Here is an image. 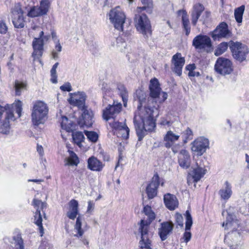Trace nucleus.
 Returning a JSON list of instances; mask_svg holds the SVG:
<instances>
[{"mask_svg": "<svg viewBox=\"0 0 249 249\" xmlns=\"http://www.w3.org/2000/svg\"><path fill=\"white\" fill-rule=\"evenodd\" d=\"M145 101V98L139 99L140 105L138 106V115H135L133 120L139 141L142 140L147 131H153L156 127L153 116V107H150L148 106H145L144 110L141 111L143 103Z\"/></svg>", "mask_w": 249, "mask_h": 249, "instance_id": "nucleus-1", "label": "nucleus"}, {"mask_svg": "<svg viewBox=\"0 0 249 249\" xmlns=\"http://www.w3.org/2000/svg\"><path fill=\"white\" fill-rule=\"evenodd\" d=\"M239 225V221L236 216L232 214L228 213L226 222H223V226H225V229H231L232 231L226 235L224 242L231 247L237 245V243L241 239V234L239 231L237 230Z\"/></svg>", "mask_w": 249, "mask_h": 249, "instance_id": "nucleus-2", "label": "nucleus"}, {"mask_svg": "<svg viewBox=\"0 0 249 249\" xmlns=\"http://www.w3.org/2000/svg\"><path fill=\"white\" fill-rule=\"evenodd\" d=\"M49 109L47 105L43 102H36L33 107L32 120L33 124L38 125L44 123L47 119Z\"/></svg>", "mask_w": 249, "mask_h": 249, "instance_id": "nucleus-3", "label": "nucleus"}, {"mask_svg": "<svg viewBox=\"0 0 249 249\" xmlns=\"http://www.w3.org/2000/svg\"><path fill=\"white\" fill-rule=\"evenodd\" d=\"M134 21L137 31L142 34L145 38H148L151 36L150 21L145 14L136 15Z\"/></svg>", "mask_w": 249, "mask_h": 249, "instance_id": "nucleus-4", "label": "nucleus"}, {"mask_svg": "<svg viewBox=\"0 0 249 249\" xmlns=\"http://www.w3.org/2000/svg\"><path fill=\"white\" fill-rule=\"evenodd\" d=\"M230 48L233 58L240 62L247 61L249 53V48L245 44L239 42H230Z\"/></svg>", "mask_w": 249, "mask_h": 249, "instance_id": "nucleus-5", "label": "nucleus"}, {"mask_svg": "<svg viewBox=\"0 0 249 249\" xmlns=\"http://www.w3.org/2000/svg\"><path fill=\"white\" fill-rule=\"evenodd\" d=\"M193 46L200 52H211L213 48L211 38L207 36L199 35L193 40Z\"/></svg>", "mask_w": 249, "mask_h": 249, "instance_id": "nucleus-6", "label": "nucleus"}, {"mask_svg": "<svg viewBox=\"0 0 249 249\" xmlns=\"http://www.w3.org/2000/svg\"><path fill=\"white\" fill-rule=\"evenodd\" d=\"M109 18L115 29L119 31H123V25L125 21V16L119 6L115 7L110 11Z\"/></svg>", "mask_w": 249, "mask_h": 249, "instance_id": "nucleus-7", "label": "nucleus"}, {"mask_svg": "<svg viewBox=\"0 0 249 249\" xmlns=\"http://www.w3.org/2000/svg\"><path fill=\"white\" fill-rule=\"evenodd\" d=\"M50 38L49 35L44 36V32L40 31L38 37H35L33 41L34 52L32 56L34 59H39L43 54L44 42H47Z\"/></svg>", "mask_w": 249, "mask_h": 249, "instance_id": "nucleus-8", "label": "nucleus"}, {"mask_svg": "<svg viewBox=\"0 0 249 249\" xmlns=\"http://www.w3.org/2000/svg\"><path fill=\"white\" fill-rule=\"evenodd\" d=\"M232 62L228 59L220 57L217 58L214 65L215 71L222 75L230 74L233 71Z\"/></svg>", "mask_w": 249, "mask_h": 249, "instance_id": "nucleus-9", "label": "nucleus"}, {"mask_svg": "<svg viewBox=\"0 0 249 249\" xmlns=\"http://www.w3.org/2000/svg\"><path fill=\"white\" fill-rule=\"evenodd\" d=\"M147 220H141L139 231L141 233V240L139 242V247L141 249H150L151 241L149 239L148 231L149 225Z\"/></svg>", "mask_w": 249, "mask_h": 249, "instance_id": "nucleus-10", "label": "nucleus"}, {"mask_svg": "<svg viewBox=\"0 0 249 249\" xmlns=\"http://www.w3.org/2000/svg\"><path fill=\"white\" fill-rule=\"evenodd\" d=\"M33 205L36 209V211L34 216L35 223L38 227L40 236H42L44 234V229L42 226V218L39 208H40V209L43 210L44 208L46 207V203L42 202L40 200L34 199Z\"/></svg>", "mask_w": 249, "mask_h": 249, "instance_id": "nucleus-11", "label": "nucleus"}, {"mask_svg": "<svg viewBox=\"0 0 249 249\" xmlns=\"http://www.w3.org/2000/svg\"><path fill=\"white\" fill-rule=\"evenodd\" d=\"M12 21L15 27L22 28L24 26L23 12L19 4H16L11 10Z\"/></svg>", "mask_w": 249, "mask_h": 249, "instance_id": "nucleus-12", "label": "nucleus"}, {"mask_svg": "<svg viewBox=\"0 0 249 249\" xmlns=\"http://www.w3.org/2000/svg\"><path fill=\"white\" fill-rule=\"evenodd\" d=\"M81 116L78 121L79 125L82 127H89L92 126L93 123V114L90 109L86 107L82 109Z\"/></svg>", "mask_w": 249, "mask_h": 249, "instance_id": "nucleus-13", "label": "nucleus"}, {"mask_svg": "<svg viewBox=\"0 0 249 249\" xmlns=\"http://www.w3.org/2000/svg\"><path fill=\"white\" fill-rule=\"evenodd\" d=\"M49 2L48 0H42L39 7L34 6L28 13V16L32 18L42 16L47 14L49 11Z\"/></svg>", "mask_w": 249, "mask_h": 249, "instance_id": "nucleus-14", "label": "nucleus"}, {"mask_svg": "<svg viewBox=\"0 0 249 249\" xmlns=\"http://www.w3.org/2000/svg\"><path fill=\"white\" fill-rule=\"evenodd\" d=\"M71 96L68 99V101L71 105L77 106L80 109H82L86 107L85 101L86 100V95L84 92H78L70 94Z\"/></svg>", "mask_w": 249, "mask_h": 249, "instance_id": "nucleus-15", "label": "nucleus"}, {"mask_svg": "<svg viewBox=\"0 0 249 249\" xmlns=\"http://www.w3.org/2000/svg\"><path fill=\"white\" fill-rule=\"evenodd\" d=\"M209 141L204 137H200L196 139L192 143V150L201 155L209 147Z\"/></svg>", "mask_w": 249, "mask_h": 249, "instance_id": "nucleus-16", "label": "nucleus"}, {"mask_svg": "<svg viewBox=\"0 0 249 249\" xmlns=\"http://www.w3.org/2000/svg\"><path fill=\"white\" fill-rule=\"evenodd\" d=\"M231 35V33L228 29V25L226 23L223 22L213 31L212 36L214 40H216L220 38L229 37Z\"/></svg>", "mask_w": 249, "mask_h": 249, "instance_id": "nucleus-17", "label": "nucleus"}, {"mask_svg": "<svg viewBox=\"0 0 249 249\" xmlns=\"http://www.w3.org/2000/svg\"><path fill=\"white\" fill-rule=\"evenodd\" d=\"M122 108L121 104L109 105L103 110V117L106 121L114 118L120 112Z\"/></svg>", "mask_w": 249, "mask_h": 249, "instance_id": "nucleus-18", "label": "nucleus"}, {"mask_svg": "<svg viewBox=\"0 0 249 249\" xmlns=\"http://www.w3.org/2000/svg\"><path fill=\"white\" fill-rule=\"evenodd\" d=\"M185 59L181 56L180 53H177L174 55L172 59V63L174 65L173 71L178 76L182 74V69L185 64Z\"/></svg>", "mask_w": 249, "mask_h": 249, "instance_id": "nucleus-19", "label": "nucleus"}, {"mask_svg": "<svg viewBox=\"0 0 249 249\" xmlns=\"http://www.w3.org/2000/svg\"><path fill=\"white\" fill-rule=\"evenodd\" d=\"M174 224L172 221L164 222L159 229V235L162 241L165 240L172 233Z\"/></svg>", "mask_w": 249, "mask_h": 249, "instance_id": "nucleus-20", "label": "nucleus"}, {"mask_svg": "<svg viewBox=\"0 0 249 249\" xmlns=\"http://www.w3.org/2000/svg\"><path fill=\"white\" fill-rule=\"evenodd\" d=\"M159 184V176H154L151 182L148 184L146 189V194L149 199H152L156 196L157 189Z\"/></svg>", "mask_w": 249, "mask_h": 249, "instance_id": "nucleus-21", "label": "nucleus"}, {"mask_svg": "<svg viewBox=\"0 0 249 249\" xmlns=\"http://www.w3.org/2000/svg\"><path fill=\"white\" fill-rule=\"evenodd\" d=\"M185 232L183 234V239L184 242L187 243L191 239L192 234L189 231L190 230L193 224V219L191 214L189 210H187L185 212Z\"/></svg>", "mask_w": 249, "mask_h": 249, "instance_id": "nucleus-22", "label": "nucleus"}, {"mask_svg": "<svg viewBox=\"0 0 249 249\" xmlns=\"http://www.w3.org/2000/svg\"><path fill=\"white\" fill-rule=\"evenodd\" d=\"M190 161L189 152L185 149L181 150L178 156V162L179 165L183 168L187 169L190 165Z\"/></svg>", "mask_w": 249, "mask_h": 249, "instance_id": "nucleus-23", "label": "nucleus"}, {"mask_svg": "<svg viewBox=\"0 0 249 249\" xmlns=\"http://www.w3.org/2000/svg\"><path fill=\"white\" fill-rule=\"evenodd\" d=\"M14 121L15 120L14 114L12 112L7 111L5 120L0 123V133L7 134L10 131L9 120Z\"/></svg>", "mask_w": 249, "mask_h": 249, "instance_id": "nucleus-24", "label": "nucleus"}, {"mask_svg": "<svg viewBox=\"0 0 249 249\" xmlns=\"http://www.w3.org/2000/svg\"><path fill=\"white\" fill-rule=\"evenodd\" d=\"M164 202L166 207L170 210H174L178 207V203L176 196L171 194H166L164 196Z\"/></svg>", "mask_w": 249, "mask_h": 249, "instance_id": "nucleus-25", "label": "nucleus"}, {"mask_svg": "<svg viewBox=\"0 0 249 249\" xmlns=\"http://www.w3.org/2000/svg\"><path fill=\"white\" fill-rule=\"evenodd\" d=\"M204 10V7L201 4L197 3L194 5L191 12L192 23L194 26L196 25L198 19Z\"/></svg>", "mask_w": 249, "mask_h": 249, "instance_id": "nucleus-26", "label": "nucleus"}, {"mask_svg": "<svg viewBox=\"0 0 249 249\" xmlns=\"http://www.w3.org/2000/svg\"><path fill=\"white\" fill-rule=\"evenodd\" d=\"M232 193L231 185L228 181H225L218 192L221 198L224 200H228L231 196Z\"/></svg>", "mask_w": 249, "mask_h": 249, "instance_id": "nucleus-27", "label": "nucleus"}, {"mask_svg": "<svg viewBox=\"0 0 249 249\" xmlns=\"http://www.w3.org/2000/svg\"><path fill=\"white\" fill-rule=\"evenodd\" d=\"M179 137V135L174 133L173 131H168L163 138L165 142L164 146L168 148L171 147L174 143L178 140Z\"/></svg>", "mask_w": 249, "mask_h": 249, "instance_id": "nucleus-28", "label": "nucleus"}, {"mask_svg": "<svg viewBox=\"0 0 249 249\" xmlns=\"http://www.w3.org/2000/svg\"><path fill=\"white\" fill-rule=\"evenodd\" d=\"M149 89L150 91V96L154 98L159 97L160 93L161 88L158 80L156 78H154L150 80Z\"/></svg>", "mask_w": 249, "mask_h": 249, "instance_id": "nucleus-29", "label": "nucleus"}, {"mask_svg": "<svg viewBox=\"0 0 249 249\" xmlns=\"http://www.w3.org/2000/svg\"><path fill=\"white\" fill-rule=\"evenodd\" d=\"M78 213V202L75 199H72L69 202V210L67 213V216L71 220L76 217Z\"/></svg>", "mask_w": 249, "mask_h": 249, "instance_id": "nucleus-30", "label": "nucleus"}, {"mask_svg": "<svg viewBox=\"0 0 249 249\" xmlns=\"http://www.w3.org/2000/svg\"><path fill=\"white\" fill-rule=\"evenodd\" d=\"M104 165L94 157L89 158L88 160V167L91 170L100 171Z\"/></svg>", "mask_w": 249, "mask_h": 249, "instance_id": "nucleus-31", "label": "nucleus"}, {"mask_svg": "<svg viewBox=\"0 0 249 249\" xmlns=\"http://www.w3.org/2000/svg\"><path fill=\"white\" fill-rule=\"evenodd\" d=\"M205 170L200 167L194 168L189 174L193 179V181L197 182L205 174Z\"/></svg>", "mask_w": 249, "mask_h": 249, "instance_id": "nucleus-32", "label": "nucleus"}, {"mask_svg": "<svg viewBox=\"0 0 249 249\" xmlns=\"http://www.w3.org/2000/svg\"><path fill=\"white\" fill-rule=\"evenodd\" d=\"M178 12H181L182 15V23L184 29L186 32V35L188 36L190 33L191 28L190 26V21L188 18V15L186 11H179Z\"/></svg>", "mask_w": 249, "mask_h": 249, "instance_id": "nucleus-33", "label": "nucleus"}, {"mask_svg": "<svg viewBox=\"0 0 249 249\" xmlns=\"http://www.w3.org/2000/svg\"><path fill=\"white\" fill-rule=\"evenodd\" d=\"M61 126L63 129L65 130L67 132H70L74 129L73 124L71 121L69 120L68 118L65 116L61 117Z\"/></svg>", "mask_w": 249, "mask_h": 249, "instance_id": "nucleus-34", "label": "nucleus"}, {"mask_svg": "<svg viewBox=\"0 0 249 249\" xmlns=\"http://www.w3.org/2000/svg\"><path fill=\"white\" fill-rule=\"evenodd\" d=\"M82 216L79 215L77 218L75 224L74 225V230L77 231V234L74 235V236L79 238L81 237L84 232L85 230L82 229Z\"/></svg>", "mask_w": 249, "mask_h": 249, "instance_id": "nucleus-35", "label": "nucleus"}, {"mask_svg": "<svg viewBox=\"0 0 249 249\" xmlns=\"http://www.w3.org/2000/svg\"><path fill=\"white\" fill-rule=\"evenodd\" d=\"M245 6L243 5L236 8L234 10V17L236 21L238 23H241L242 21V18L245 11Z\"/></svg>", "mask_w": 249, "mask_h": 249, "instance_id": "nucleus-36", "label": "nucleus"}, {"mask_svg": "<svg viewBox=\"0 0 249 249\" xmlns=\"http://www.w3.org/2000/svg\"><path fill=\"white\" fill-rule=\"evenodd\" d=\"M65 165L66 166L67 165H77V164L79 163V160L78 158L76 156V155L73 153V152H71V154L69 158L68 159H65Z\"/></svg>", "mask_w": 249, "mask_h": 249, "instance_id": "nucleus-37", "label": "nucleus"}, {"mask_svg": "<svg viewBox=\"0 0 249 249\" xmlns=\"http://www.w3.org/2000/svg\"><path fill=\"white\" fill-rule=\"evenodd\" d=\"M27 84L25 82L17 80L15 82V89L17 95H20L22 91L26 89Z\"/></svg>", "mask_w": 249, "mask_h": 249, "instance_id": "nucleus-38", "label": "nucleus"}, {"mask_svg": "<svg viewBox=\"0 0 249 249\" xmlns=\"http://www.w3.org/2000/svg\"><path fill=\"white\" fill-rule=\"evenodd\" d=\"M143 212L148 217L149 223H151L155 219V214L152 210L150 206L148 205L145 206L143 209Z\"/></svg>", "mask_w": 249, "mask_h": 249, "instance_id": "nucleus-39", "label": "nucleus"}, {"mask_svg": "<svg viewBox=\"0 0 249 249\" xmlns=\"http://www.w3.org/2000/svg\"><path fill=\"white\" fill-rule=\"evenodd\" d=\"M228 47V44L226 42H222L220 43L217 47V49L215 50L214 52V54L216 56H219L227 50Z\"/></svg>", "mask_w": 249, "mask_h": 249, "instance_id": "nucleus-40", "label": "nucleus"}, {"mask_svg": "<svg viewBox=\"0 0 249 249\" xmlns=\"http://www.w3.org/2000/svg\"><path fill=\"white\" fill-rule=\"evenodd\" d=\"M72 139L74 143L79 145L84 139V136L81 132H76L73 133Z\"/></svg>", "mask_w": 249, "mask_h": 249, "instance_id": "nucleus-41", "label": "nucleus"}, {"mask_svg": "<svg viewBox=\"0 0 249 249\" xmlns=\"http://www.w3.org/2000/svg\"><path fill=\"white\" fill-rule=\"evenodd\" d=\"M118 136L121 137L123 139L126 140L129 137V129L127 126H124V127L121 129L119 131H118Z\"/></svg>", "mask_w": 249, "mask_h": 249, "instance_id": "nucleus-42", "label": "nucleus"}, {"mask_svg": "<svg viewBox=\"0 0 249 249\" xmlns=\"http://www.w3.org/2000/svg\"><path fill=\"white\" fill-rule=\"evenodd\" d=\"M85 134L88 139L92 142H96L98 138V134L94 131H85Z\"/></svg>", "mask_w": 249, "mask_h": 249, "instance_id": "nucleus-43", "label": "nucleus"}, {"mask_svg": "<svg viewBox=\"0 0 249 249\" xmlns=\"http://www.w3.org/2000/svg\"><path fill=\"white\" fill-rule=\"evenodd\" d=\"M13 108H15L16 112L18 114V117H20L21 116V111L22 109V102L18 100L16 103H13L12 105Z\"/></svg>", "mask_w": 249, "mask_h": 249, "instance_id": "nucleus-44", "label": "nucleus"}, {"mask_svg": "<svg viewBox=\"0 0 249 249\" xmlns=\"http://www.w3.org/2000/svg\"><path fill=\"white\" fill-rule=\"evenodd\" d=\"M143 5H148L147 13L151 14L153 9V4L152 0H141Z\"/></svg>", "mask_w": 249, "mask_h": 249, "instance_id": "nucleus-45", "label": "nucleus"}, {"mask_svg": "<svg viewBox=\"0 0 249 249\" xmlns=\"http://www.w3.org/2000/svg\"><path fill=\"white\" fill-rule=\"evenodd\" d=\"M175 221L178 225L181 228L183 227V217L179 213H176L175 215Z\"/></svg>", "mask_w": 249, "mask_h": 249, "instance_id": "nucleus-46", "label": "nucleus"}, {"mask_svg": "<svg viewBox=\"0 0 249 249\" xmlns=\"http://www.w3.org/2000/svg\"><path fill=\"white\" fill-rule=\"evenodd\" d=\"M8 28L5 22L2 20H0V34H5L7 32Z\"/></svg>", "mask_w": 249, "mask_h": 249, "instance_id": "nucleus-47", "label": "nucleus"}, {"mask_svg": "<svg viewBox=\"0 0 249 249\" xmlns=\"http://www.w3.org/2000/svg\"><path fill=\"white\" fill-rule=\"evenodd\" d=\"M51 81L53 83H56L57 82V74H56V69L52 68L51 70Z\"/></svg>", "mask_w": 249, "mask_h": 249, "instance_id": "nucleus-48", "label": "nucleus"}, {"mask_svg": "<svg viewBox=\"0 0 249 249\" xmlns=\"http://www.w3.org/2000/svg\"><path fill=\"white\" fill-rule=\"evenodd\" d=\"M124 126H126L125 123H120L118 122H114L112 124L113 127L118 130V131H120L121 129L124 127Z\"/></svg>", "mask_w": 249, "mask_h": 249, "instance_id": "nucleus-49", "label": "nucleus"}, {"mask_svg": "<svg viewBox=\"0 0 249 249\" xmlns=\"http://www.w3.org/2000/svg\"><path fill=\"white\" fill-rule=\"evenodd\" d=\"M60 89L62 91H71L72 90L71 86L70 83H66L61 86Z\"/></svg>", "mask_w": 249, "mask_h": 249, "instance_id": "nucleus-50", "label": "nucleus"}, {"mask_svg": "<svg viewBox=\"0 0 249 249\" xmlns=\"http://www.w3.org/2000/svg\"><path fill=\"white\" fill-rule=\"evenodd\" d=\"M184 134L186 135L185 137V138L188 139H192V136H193V132L192 130L189 128H188L184 132Z\"/></svg>", "mask_w": 249, "mask_h": 249, "instance_id": "nucleus-51", "label": "nucleus"}, {"mask_svg": "<svg viewBox=\"0 0 249 249\" xmlns=\"http://www.w3.org/2000/svg\"><path fill=\"white\" fill-rule=\"evenodd\" d=\"M94 203L91 201H89L88 202V206L87 212L88 213H90L94 210Z\"/></svg>", "mask_w": 249, "mask_h": 249, "instance_id": "nucleus-52", "label": "nucleus"}, {"mask_svg": "<svg viewBox=\"0 0 249 249\" xmlns=\"http://www.w3.org/2000/svg\"><path fill=\"white\" fill-rule=\"evenodd\" d=\"M10 106L9 105H7L6 106H5V107H3L2 106H1L0 105V117L1 116V115H2L3 112L5 110L6 111V113L7 112V111H10V112H11L9 108H10Z\"/></svg>", "mask_w": 249, "mask_h": 249, "instance_id": "nucleus-53", "label": "nucleus"}, {"mask_svg": "<svg viewBox=\"0 0 249 249\" xmlns=\"http://www.w3.org/2000/svg\"><path fill=\"white\" fill-rule=\"evenodd\" d=\"M171 147H172V150L174 154H176V153H178V151H179V149L180 148V145H179V144H177V145H173V146Z\"/></svg>", "mask_w": 249, "mask_h": 249, "instance_id": "nucleus-54", "label": "nucleus"}, {"mask_svg": "<svg viewBox=\"0 0 249 249\" xmlns=\"http://www.w3.org/2000/svg\"><path fill=\"white\" fill-rule=\"evenodd\" d=\"M196 69L195 64H189L186 67V69L190 72Z\"/></svg>", "mask_w": 249, "mask_h": 249, "instance_id": "nucleus-55", "label": "nucleus"}, {"mask_svg": "<svg viewBox=\"0 0 249 249\" xmlns=\"http://www.w3.org/2000/svg\"><path fill=\"white\" fill-rule=\"evenodd\" d=\"M143 7H139L137 8V12H141L142 11L146 10L147 13L148 10V5H145Z\"/></svg>", "mask_w": 249, "mask_h": 249, "instance_id": "nucleus-56", "label": "nucleus"}, {"mask_svg": "<svg viewBox=\"0 0 249 249\" xmlns=\"http://www.w3.org/2000/svg\"><path fill=\"white\" fill-rule=\"evenodd\" d=\"M57 42H59V40H57ZM55 49V50L58 52H60L61 51L62 46L59 43H58L57 44H56Z\"/></svg>", "mask_w": 249, "mask_h": 249, "instance_id": "nucleus-57", "label": "nucleus"}, {"mask_svg": "<svg viewBox=\"0 0 249 249\" xmlns=\"http://www.w3.org/2000/svg\"><path fill=\"white\" fill-rule=\"evenodd\" d=\"M37 150L40 155H42L43 153V147L41 145H37Z\"/></svg>", "mask_w": 249, "mask_h": 249, "instance_id": "nucleus-58", "label": "nucleus"}, {"mask_svg": "<svg viewBox=\"0 0 249 249\" xmlns=\"http://www.w3.org/2000/svg\"><path fill=\"white\" fill-rule=\"evenodd\" d=\"M161 95H162V98L161 99V102H164L168 97V95L167 93L163 92L161 93Z\"/></svg>", "mask_w": 249, "mask_h": 249, "instance_id": "nucleus-59", "label": "nucleus"}, {"mask_svg": "<svg viewBox=\"0 0 249 249\" xmlns=\"http://www.w3.org/2000/svg\"><path fill=\"white\" fill-rule=\"evenodd\" d=\"M52 57L54 59H56L58 57V53H56L55 51H53L52 52Z\"/></svg>", "mask_w": 249, "mask_h": 249, "instance_id": "nucleus-60", "label": "nucleus"}, {"mask_svg": "<svg viewBox=\"0 0 249 249\" xmlns=\"http://www.w3.org/2000/svg\"><path fill=\"white\" fill-rule=\"evenodd\" d=\"M18 238H19V240L18 241V244L19 245L20 249H23V246L22 245L23 242L21 240V238L19 237H18Z\"/></svg>", "mask_w": 249, "mask_h": 249, "instance_id": "nucleus-61", "label": "nucleus"}, {"mask_svg": "<svg viewBox=\"0 0 249 249\" xmlns=\"http://www.w3.org/2000/svg\"><path fill=\"white\" fill-rule=\"evenodd\" d=\"M28 181L34 182H36V183H38V182H42L43 180H41V179H29Z\"/></svg>", "mask_w": 249, "mask_h": 249, "instance_id": "nucleus-62", "label": "nucleus"}, {"mask_svg": "<svg viewBox=\"0 0 249 249\" xmlns=\"http://www.w3.org/2000/svg\"><path fill=\"white\" fill-rule=\"evenodd\" d=\"M58 65H59L58 62H56V63H55L53 65V67H52V68H53V69H57V67H58Z\"/></svg>", "mask_w": 249, "mask_h": 249, "instance_id": "nucleus-63", "label": "nucleus"}, {"mask_svg": "<svg viewBox=\"0 0 249 249\" xmlns=\"http://www.w3.org/2000/svg\"><path fill=\"white\" fill-rule=\"evenodd\" d=\"M246 161L248 162V167L249 169V156L247 155Z\"/></svg>", "mask_w": 249, "mask_h": 249, "instance_id": "nucleus-64", "label": "nucleus"}]
</instances>
